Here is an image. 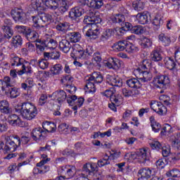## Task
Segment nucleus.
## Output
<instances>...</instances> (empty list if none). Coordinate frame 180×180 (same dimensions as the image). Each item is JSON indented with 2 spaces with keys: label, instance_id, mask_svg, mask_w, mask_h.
Masks as SVG:
<instances>
[{
  "label": "nucleus",
  "instance_id": "69168bd1",
  "mask_svg": "<svg viewBox=\"0 0 180 180\" xmlns=\"http://www.w3.org/2000/svg\"><path fill=\"white\" fill-rule=\"evenodd\" d=\"M150 146L153 150H161V143L158 141H153L150 143Z\"/></svg>",
  "mask_w": 180,
  "mask_h": 180
},
{
  "label": "nucleus",
  "instance_id": "de8ad7c7",
  "mask_svg": "<svg viewBox=\"0 0 180 180\" xmlns=\"http://www.w3.org/2000/svg\"><path fill=\"white\" fill-rule=\"evenodd\" d=\"M28 29L29 27L25 25H16L14 28V30L15 32H17L18 33L25 36L27 34Z\"/></svg>",
  "mask_w": 180,
  "mask_h": 180
},
{
  "label": "nucleus",
  "instance_id": "f257e3e1",
  "mask_svg": "<svg viewBox=\"0 0 180 180\" xmlns=\"http://www.w3.org/2000/svg\"><path fill=\"white\" fill-rule=\"evenodd\" d=\"M102 22L99 13H92L90 15H86L84 22L87 25L83 27V33L91 39H98L101 34V28L97 25Z\"/></svg>",
  "mask_w": 180,
  "mask_h": 180
},
{
  "label": "nucleus",
  "instance_id": "5701e85b",
  "mask_svg": "<svg viewBox=\"0 0 180 180\" xmlns=\"http://www.w3.org/2000/svg\"><path fill=\"white\" fill-rule=\"evenodd\" d=\"M25 59L19 58L15 54H11L10 56V63L12 67H20L24 63Z\"/></svg>",
  "mask_w": 180,
  "mask_h": 180
},
{
  "label": "nucleus",
  "instance_id": "39448f33",
  "mask_svg": "<svg viewBox=\"0 0 180 180\" xmlns=\"http://www.w3.org/2000/svg\"><path fill=\"white\" fill-rule=\"evenodd\" d=\"M94 54V48L91 46L86 47V50L78 44H76L72 47V51L70 53L72 58H88Z\"/></svg>",
  "mask_w": 180,
  "mask_h": 180
},
{
  "label": "nucleus",
  "instance_id": "a878e982",
  "mask_svg": "<svg viewBox=\"0 0 180 180\" xmlns=\"http://www.w3.org/2000/svg\"><path fill=\"white\" fill-rule=\"evenodd\" d=\"M59 49L63 53L67 54L71 50V44L67 39H62L59 42Z\"/></svg>",
  "mask_w": 180,
  "mask_h": 180
},
{
  "label": "nucleus",
  "instance_id": "49530a36",
  "mask_svg": "<svg viewBox=\"0 0 180 180\" xmlns=\"http://www.w3.org/2000/svg\"><path fill=\"white\" fill-rule=\"evenodd\" d=\"M145 32L146 28L141 25H135L131 27V33H134V34H143Z\"/></svg>",
  "mask_w": 180,
  "mask_h": 180
},
{
  "label": "nucleus",
  "instance_id": "4d7b16f0",
  "mask_svg": "<svg viewBox=\"0 0 180 180\" xmlns=\"http://www.w3.org/2000/svg\"><path fill=\"white\" fill-rule=\"evenodd\" d=\"M161 148L163 157H168V155H169V153H171V146L168 144H164Z\"/></svg>",
  "mask_w": 180,
  "mask_h": 180
},
{
  "label": "nucleus",
  "instance_id": "13d9d810",
  "mask_svg": "<svg viewBox=\"0 0 180 180\" xmlns=\"http://www.w3.org/2000/svg\"><path fill=\"white\" fill-rule=\"evenodd\" d=\"M153 25H154V26H161V25H162V23H164V20L162 19V16L160 15H157L155 18L153 20Z\"/></svg>",
  "mask_w": 180,
  "mask_h": 180
},
{
  "label": "nucleus",
  "instance_id": "774afa93",
  "mask_svg": "<svg viewBox=\"0 0 180 180\" xmlns=\"http://www.w3.org/2000/svg\"><path fill=\"white\" fill-rule=\"evenodd\" d=\"M169 160H170V161H172V162H175V161H179L180 153H173V154L170 155Z\"/></svg>",
  "mask_w": 180,
  "mask_h": 180
},
{
  "label": "nucleus",
  "instance_id": "7c9ffc66",
  "mask_svg": "<svg viewBox=\"0 0 180 180\" xmlns=\"http://www.w3.org/2000/svg\"><path fill=\"white\" fill-rule=\"evenodd\" d=\"M66 38L71 43H78L81 40V34L79 32H69L67 34Z\"/></svg>",
  "mask_w": 180,
  "mask_h": 180
},
{
  "label": "nucleus",
  "instance_id": "aec40b11",
  "mask_svg": "<svg viewBox=\"0 0 180 180\" xmlns=\"http://www.w3.org/2000/svg\"><path fill=\"white\" fill-rule=\"evenodd\" d=\"M148 150L146 148L139 149L136 153V158L140 162L144 163L148 160Z\"/></svg>",
  "mask_w": 180,
  "mask_h": 180
},
{
  "label": "nucleus",
  "instance_id": "a19ab883",
  "mask_svg": "<svg viewBox=\"0 0 180 180\" xmlns=\"http://www.w3.org/2000/svg\"><path fill=\"white\" fill-rule=\"evenodd\" d=\"M126 41H119L115 42L112 46V49L114 51H124V46Z\"/></svg>",
  "mask_w": 180,
  "mask_h": 180
},
{
  "label": "nucleus",
  "instance_id": "4c0bfd02",
  "mask_svg": "<svg viewBox=\"0 0 180 180\" xmlns=\"http://www.w3.org/2000/svg\"><path fill=\"white\" fill-rule=\"evenodd\" d=\"M149 120L153 131L155 133H158V131L161 130V124L155 121V118H154L153 116L149 118Z\"/></svg>",
  "mask_w": 180,
  "mask_h": 180
},
{
  "label": "nucleus",
  "instance_id": "4468645a",
  "mask_svg": "<svg viewBox=\"0 0 180 180\" xmlns=\"http://www.w3.org/2000/svg\"><path fill=\"white\" fill-rule=\"evenodd\" d=\"M84 13L85 9H84V6H77L71 8L69 12V18L72 19V20H75L77 18H81Z\"/></svg>",
  "mask_w": 180,
  "mask_h": 180
},
{
  "label": "nucleus",
  "instance_id": "09e8293b",
  "mask_svg": "<svg viewBox=\"0 0 180 180\" xmlns=\"http://www.w3.org/2000/svg\"><path fill=\"white\" fill-rule=\"evenodd\" d=\"M167 176H172V178H180V170L174 168L172 169L169 170L166 173Z\"/></svg>",
  "mask_w": 180,
  "mask_h": 180
},
{
  "label": "nucleus",
  "instance_id": "f704fd0d",
  "mask_svg": "<svg viewBox=\"0 0 180 180\" xmlns=\"http://www.w3.org/2000/svg\"><path fill=\"white\" fill-rule=\"evenodd\" d=\"M169 141L172 146L175 148H180V133L176 135H172L169 139Z\"/></svg>",
  "mask_w": 180,
  "mask_h": 180
},
{
  "label": "nucleus",
  "instance_id": "4be33fe9",
  "mask_svg": "<svg viewBox=\"0 0 180 180\" xmlns=\"http://www.w3.org/2000/svg\"><path fill=\"white\" fill-rule=\"evenodd\" d=\"M21 70L19 71L18 75H23V74H32L33 70L30 63L26 60H24V63L21 64Z\"/></svg>",
  "mask_w": 180,
  "mask_h": 180
},
{
  "label": "nucleus",
  "instance_id": "3c124183",
  "mask_svg": "<svg viewBox=\"0 0 180 180\" xmlns=\"http://www.w3.org/2000/svg\"><path fill=\"white\" fill-rule=\"evenodd\" d=\"M98 167H105V165H109L110 164V158L108 155H105L102 159L98 161Z\"/></svg>",
  "mask_w": 180,
  "mask_h": 180
},
{
  "label": "nucleus",
  "instance_id": "79ce46f5",
  "mask_svg": "<svg viewBox=\"0 0 180 180\" xmlns=\"http://www.w3.org/2000/svg\"><path fill=\"white\" fill-rule=\"evenodd\" d=\"M89 165H91V162L86 163L83 165V169L81 174L83 178L88 176H91V175H92V172H91V166Z\"/></svg>",
  "mask_w": 180,
  "mask_h": 180
},
{
  "label": "nucleus",
  "instance_id": "72a5a7b5",
  "mask_svg": "<svg viewBox=\"0 0 180 180\" xmlns=\"http://www.w3.org/2000/svg\"><path fill=\"white\" fill-rule=\"evenodd\" d=\"M112 70H115V71L124 70V63L116 58H112Z\"/></svg>",
  "mask_w": 180,
  "mask_h": 180
},
{
  "label": "nucleus",
  "instance_id": "c756f323",
  "mask_svg": "<svg viewBox=\"0 0 180 180\" xmlns=\"http://www.w3.org/2000/svg\"><path fill=\"white\" fill-rule=\"evenodd\" d=\"M138 23L146 25L148 23V13L143 12L139 13L136 15Z\"/></svg>",
  "mask_w": 180,
  "mask_h": 180
},
{
  "label": "nucleus",
  "instance_id": "c03bdc74",
  "mask_svg": "<svg viewBox=\"0 0 180 180\" xmlns=\"http://www.w3.org/2000/svg\"><path fill=\"white\" fill-rule=\"evenodd\" d=\"M61 72H63V65H61V64L54 65L51 68V74H52V75H59Z\"/></svg>",
  "mask_w": 180,
  "mask_h": 180
},
{
  "label": "nucleus",
  "instance_id": "393cba45",
  "mask_svg": "<svg viewBox=\"0 0 180 180\" xmlns=\"http://www.w3.org/2000/svg\"><path fill=\"white\" fill-rule=\"evenodd\" d=\"M43 129L48 133H54L57 130V125L54 122L45 121L42 124Z\"/></svg>",
  "mask_w": 180,
  "mask_h": 180
},
{
  "label": "nucleus",
  "instance_id": "f3484780",
  "mask_svg": "<svg viewBox=\"0 0 180 180\" xmlns=\"http://www.w3.org/2000/svg\"><path fill=\"white\" fill-rule=\"evenodd\" d=\"M106 82L111 86H118L119 88L123 86V81L117 76L107 75Z\"/></svg>",
  "mask_w": 180,
  "mask_h": 180
},
{
  "label": "nucleus",
  "instance_id": "f8f14e48",
  "mask_svg": "<svg viewBox=\"0 0 180 180\" xmlns=\"http://www.w3.org/2000/svg\"><path fill=\"white\" fill-rule=\"evenodd\" d=\"M48 98H51L58 103H63L67 99V93L64 90L56 91L51 95H49Z\"/></svg>",
  "mask_w": 180,
  "mask_h": 180
},
{
  "label": "nucleus",
  "instance_id": "b1692460",
  "mask_svg": "<svg viewBox=\"0 0 180 180\" xmlns=\"http://www.w3.org/2000/svg\"><path fill=\"white\" fill-rule=\"evenodd\" d=\"M163 63L165 65V67L167 68V70H175L176 68V62H175V60L171 57H166L163 60Z\"/></svg>",
  "mask_w": 180,
  "mask_h": 180
},
{
  "label": "nucleus",
  "instance_id": "423d86ee",
  "mask_svg": "<svg viewBox=\"0 0 180 180\" xmlns=\"http://www.w3.org/2000/svg\"><path fill=\"white\" fill-rule=\"evenodd\" d=\"M103 81V77L100 72H94L89 77L86 84V88L89 93L95 92L96 88L95 84H101Z\"/></svg>",
  "mask_w": 180,
  "mask_h": 180
},
{
  "label": "nucleus",
  "instance_id": "bf43d9fd",
  "mask_svg": "<svg viewBox=\"0 0 180 180\" xmlns=\"http://www.w3.org/2000/svg\"><path fill=\"white\" fill-rule=\"evenodd\" d=\"M151 44H153V42L148 38H143V39H142V40L141 41V46L143 49H147L148 47H151Z\"/></svg>",
  "mask_w": 180,
  "mask_h": 180
},
{
  "label": "nucleus",
  "instance_id": "c9c22d12",
  "mask_svg": "<svg viewBox=\"0 0 180 180\" xmlns=\"http://www.w3.org/2000/svg\"><path fill=\"white\" fill-rule=\"evenodd\" d=\"M127 84L129 88H134V89H139L141 88V83L136 78L129 79L127 81Z\"/></svg>",
  "mask_w": 180,
  "mask_h": 180
},
{
  "label": "nucleus",
  "instance_id": "58836bf2",
  "mask_svg": "<svg viewBox=\"0 0 180 180\" xmlns=\"http://www.w3.org/2000/svg\"><path fill=\"white\" fill-rule=\"evenodd\" d=\"M158 39L163 46H169L171 44V37L167 34L162 33L159 34Z\"/></svg>",
  "mask_w": 180,
  "mask_h": 180
},
{
  "label": "nucleus",
  "instance_id": "37998d69",
  "mask_svg": "<svg viewBox=\"0 0 180 180\" xmlns=\"http://www.w3.org/2000/svg\"><path fill=\"white\" fill-rule=\"evenodd\" d=\"M144 1L143 0H135L133 2L132 6L135 11H143L144 9Z\"/></svg>",
  "mask_w": 180,
  "mask_h": 180
},
{
  "label": "nucleus",
  "instance_id": "8fccbe9b",
  "mask_svg": "<svg viewBox=\"0 0 180 180\" xmlns=\"http://www.w3.org/2000/svg\"><path fill=\"white\" fill-rule=\"evenodd\" d=\"M84 102H85V99L84 98L80 97L79 98H77L76 97L75 105L72 108V109L76 111L78 110V109H79V108H81L82 105H84Z\"/></svg>",
  "mask_w": 180,
  "mask_h": 180
},
{
  "label": "nucleus",
  "instance_id": "0e129e2a",
  "mask_svg": "<svg viewBox=\"0 0 180 180\" xmlns=\"http://www.w3.org/2000/svg\"><path fill=\"white\" fill-rule=\"evenodd\" d=\"M36 46L37 50H39V51H44V49H46V47H47L46 43H44L43 41H41L40 39L37 41Z\"/></svg>",
  "mask_w": 180,
  "mask_h": 180
},
{
  "label": "nucleus",
  "instance_id": "ddd939ff",
  "mask_svg": "<svg viewBox=\"0 0 180 180\" xmlns=\"http://www.w3.org/2000/svg\"><path fill=\"white\" fill-rule=\"evenodd\" d=\"M79 2L81 5H86L94 9H101L103 6V0H79Z\"/></svg>",
  "mask_w": 180,
  "mask_h": 180
},
{
  "label": "nucleus",
  "instance_id": "603ef678",
  "mask_svg": "<svg viewBox=\"0 0 180 180\" xmlns=\"http://www.w3.org/2000/svg\"><path fill=\"white\" fill-rule=\"evenodd\" d=\"M8 130V125L6 124V120L5 119V116H0V132L6 131Z\"/></svg>",
  "mask_w": 180,
  "mask_h": 180
},
{
  "label": "nucleus",
  "instance_id": "a18cd8bd",
  "mask_svg": "<svg viewBox=\"0 0 180 180\" xmlns=\"http://www.w3.org/2000/svg\"><path fill=\"white\" fill-rule=\"evenodd\" d=\"M140 94V91L139 90L135 89V90H129L127 89H122V94L126 98H129V96H136V95H139Z\"/></svg>",
  "mask_w": 180,
  "mask_h": 180
},
{
  "label": "nucleus",
  "instance_id": "1a4fd4ad",
  "mask_svg": "<svg viewBox=\"0 0 180 180\" xmlns=\"http://www.w3.org/2000/svg\"><path fill=\"white\" fill-rule=\"evenodd\" d=\"M58 173L59 175H64L65 174V178H66V179H71V178L75 176L77 168H75V166L72 165L63 166L58 168Z\"/></svg>",
  "mask_w": 180,
  "mask_h": 180
},
{
  "label": "nucleus",
  "instance_id": "052dcab7",
  "mask_svg": "<svg viewBox=\"0 0 180 180\" xmlns=\"http://www.w3.org/2000/svg\"><path fill=\"white\" fill-rule=\"evenodd\" d=\"M41 158H42V160L37 164V167H42L43 165H44V164H47V162L50 161V158H47L46 154H42L41 155Z\"/></svg>",
  "mask_w": 180,
  "mask_h": 180
},
{
  "label": "nucleus",
  "instance_id": "c85d7f7f",
  "mask_svg": "<svg viewBox=\"0 0 180 180\" xmlns=\"http://www.w3.org/2000/svg\"><path fill=\"white\" fill-rule=\"evenodd\" d=\"M124 50L128 54H134L139 51V47L136 46L134 44L125 41Z\"/></svg>",
  "mask_w": 180,
  "mask_h": 180
},
{
  "label": "nucleus",
  "instance_id": "5fc2aeb1",
  "mask_svg": "<svg viewBox=\"0 0 180 180\" xmlns=\"http://www.w3.org/2000/svg\"><path fill=\"white\" fill-rule=\"evenodd\" d=\"M22 37L20 35H15L12 38L11 43L14 47H18L19 46H22Z\"/></svg>",
  "mask_w": 180,
  "mask_h": 180
},
{
  "label": "nucleus",
  "instance_id": "20e7f679",
  "mask_svg": "<svg viewBox=\"0 0 180 180\" xmlns=\"http://www.w3.org/2000/svg\"><path fill=\"white\" fill-rule=\"evenodd\" d=\"M9 86H11V77H5L4 79H0V95L9 94L10 98H18L20 95L19 89L16 87L9 89Z\"/></svg>",
  "mask_w": 180,
  "mask_h": 180
},
{
  "label": "nucleus",
  "instance_id": "338daca9",
  "mask_svg": "<svg viewBox=\"0 0 180 180\" xmlns=\"http://www.w3.org/2000/svg\"><path fill=\"white\" fill-rule=\"evenodd\" d=\"M46 47L50 50H54L57 47V41L54 39H50L46 44Z\"/></svg>",
  "mask_w": 180,
  "mask_h": 180
},
{
  "label": "nucleus",
  "instance_id": "6e6d98bb",
  "mask_svg": "<svg viewBox=\"0 0 180 180\" xmlns=\"http://www.w3.org/2000/svg\"><path fill=\"white\" fill-rule=\"evenodd\" d=\"M56 29L58 30V32L65 33V32L70 29V25L67 22L59 23L58 25H56Z\"/></svg>",
  "mask_w": 180,
  "mask_h": 180
},
{
  "label": "nucleus",
  "instance_id": "e433bc0d",
  "mask_svg": "<svg viewBox=\"0 0 180 180\" xmlns=\"http://www.w3.org/2000/svg\"><path fill=\"white\" fill-rule=\"evenodd\" d=\"M0 112H1V113H6V115L11 113L9 103L7 101L3 100L0 101Z\"/></svg>",
  "mask_w": 180,
  "mask_h": 180
},
{
  "label": "nucleus",
  "instance_id": "2f4dec72",
  "mask_svg": "<svg viewBox=\"0 0 180 180\" xmlns=\"http://www.w3.org/2000/svg\"><path fill=\"white\" fill-rule=\"evenodd\" d=\"M25 36L30 41H37L38 40H39L38 39L39 33H37V32L36 31H32V30H30V28H28Z\"/></svg>",
  "mask_w": 180,
  "mask_h": 180
},
{
  "label": "nucleus",
  "instance_id": "473e14b6",
  "mask_svg": "<svg viewBox=\"0 0 180 180\" xmlns=\"http://www.w3.org/2000/svg\"><path fill=\"white\" fill-rule=\"evenodd\" d=\"M110 19L112 23H119L121 26L124 25V21L126 19L124 18V15L122 14H115L110 17Z\"/></svg>",
  "mask_w": 180,
  "mask_h": 180
},
{
  "label": "nucleus",
  "instance_id": "a211bd4d",
  "mask_svg": "<svg viewBox=\"0 0 180 180\" xmlns=\"http://www.w3.org/2000/svg\"><path fill=\"white\" fill-rule=\"evenodd\" d=\"M8 122L11 126H19V127H23L25 124V122H22L20 118L15 114L8 116Z\"/></svg>",
  "mask_w": 180,
  "mask_h": 180
},
{
  "label": "nucleus",
  "instance_id": "9b49d317",
  "mask_svg": "<svg viewBox=\"0 0 180 180\" xmlns=\"http://www.w3.org/2000/svg\"><path fill=\"white\" fill-rule=\"evenodd\" d=\"M150 108L154 110V112H156L158 115H160V116H163V115H165L167 113V107L163 105L162 103L153 101L150 102Z\"/></svg>",
  "mask_w": 180,
  "mask_h": 180
},
{
  "label": "nucleus",
  "instance_id": "e2e57ef3",
  "mask_svg": "<svg viewBox=\"0 0 180 180\" xmlns=\"http://www.w3.org/2000/svg\"><path fill=\"white\" fill-rule=\"evenodd\" d=\"M38 67H39L41 70H46V68L49 67V62L46 59H41L38 60Z\"/></svg>",
  "mask_w": 180,
  "mask_h": 180
},
{
  "label": "nucleus",
  "instance_id": "6ab92c4d",
  "mask_svg": "<svg viewBox=\"0 0 180 180\" xmlns=\"http://www.w3.org/2000/svg\"><path fill=\"white\" fill-rule=\"evenodd\" d=\"M138 174L139 175H140V176L148 179L149 178H151V176H154L155 175V169H150V168H143L140 169Z\"/></svg>",
  "mask_w": 180,
  "mask_h": 180
},
{
  "label": "nucleus",
  "instance_id": "0eeeda50",
  "mask_svg": "<svg viewBox=\"0 0 180 180\" xmlns=\"http://www.w3.org/2000/svg\"><path fill=\"white\" fill-rule=\"evenodd\" d=\"M19 147H20V138L18 135H14L11 136L10 140L6 142L3 150L4 153L8 154L9 153H14Z\"/></svg>",
  "mask_w": 180,
  "mask_h": 180
},
{
  "label": "nucleus",
  "instance_id": "6e6552de",
  "mask_svg": "<svg viewBox=\"0 0 180 180\" xmlns=\"http://www.w3.org/2000/svg\"><path fill=\"white\" fill-rule=\"evenodd\" d=\"M171 83V79L167 75H158L153 78L152 84L155 88L165 89Z\"/></svg>",
  "mask_w": 180,
  "mask_h": 180
},
{
  "label": "nucleus",
  "instance_id": "7ed1b4c3",
  "mask_svg": "<svg viewBox=\"0 0 180 180\" xmlns=\"http://www.w3.org/2000/svg\"><path fill=\"white\" fill-rule=\"evenodd\" d=\"M150 68L151 60L145 59L140 63L139 68L134 69V74L141 82H148L153 78V74L150 72Z\"/></svg>",
  "mask_w": 180,
  "mask_h": 180
},
{
  "label": "nucleus",
  "instance_id": "cd10ccee",
  "mask_svg": "<svg viewBox=\"0 0 180 180\" xmlns=\"http://www.w3.org/2000/svg\"><path fill=\"white\" fill-rule=\"evenodd\" d=\"M17 157V160L18 161H23L25 158L27 157V155L25 152H20L19 153H11L8 154L5 160H11V158H15Z\"/></svg>",
  "mask_w": 180,
  "mask_h": 180
},
{
  "label": "nucleus",
  "instance_id": "9d476101",
  "mask_svg": "<svg viewBox=\"0 0 180 180\" xmlns=\"http://www.w3.org/2000/svg\"><path fill=\"white\" fill-rule=\"evenodd\" d=\"M11 16L15 22H21V23H24L27 19L26 13L19 8H15L11 11Z\"/></svg>",
  "mask_w": 180,
  "mask_h": 180
},
{
  "label": "nucleus",
  "instance_id": "ea45409f",
  "mask_svg": "<svg viewBox=\"0 0 180 180\" xmlns=\"http://www.w3.org/2000/svg\"><path fill=\"white\" fill-rule=\"evenodd\" d=\"M150 60L158 63V61H161V60H162V56L158 49H154L150 53Z\"/></svg>",
  "mask_w": 180,
  "mask_h": 180
},
{
  "label": "nucleus",
  "instance_id": "412c9836",
  "mask_svg": "<svg viewBox=\"0 0 180 180\" xmlns=\"http://www.w3.org/2000/svg\"><path fill=\"white\" fill-rule=\"evenodd\" d=\"M115 35V30L113 29H105L103 31L100 39L104 43L110 39Z\"/></svg>",
  "mask_w": 180,
  "mask_h": 180
},
{
  "label": "nucleus",
  "instance_id": "2eb2a0df",
  "mask_svg": "<svg viewBox=\"0 0 180 180\" xmlns=\"http://www.w3.org/2000/svg\"><path fill=\"white\" fill-rule=\"evenodd\" d=\"M11 26H12V20L10 19H5L4 25L2 27V30L5 39H11V37L13 36V31H12V29H11Z\"/></svg>",
  "mask_w": 180,
  "mask_h": 180
},
{
  "label": "nucleus",
  "instance_id": "680f3d73",
  "mask_svg": "<svg viewBox=\"0 0 180 180\" xmlns=\"http://www.w3.org/2000/svg\"><path fill=\"white\" fill-rule=\"evenodd\" d=\"M41 19L43 23H46V22H51L53 20V16L50 14L41 13Z\"/></svg>",
  "mask_w": 180,
  "mask_h": 180
},
{
  "label": "nucleus",
  "instance_id": "864d4df0",
  "mask_svg": "<svg viewBox=\"0 0 180 180\" xmlns=\"http://www.w3.org/2000/svg\"><path fill=\"white\" fill-rule=\"evenodd\" d=\"M92 63L94 65H101V63H102V56H101V53H96L94 54Z\"/></svg>",
  "mask_w": 180,
  "mask_h": 180
},
{
  "label": "nucleus",
  "instance_id": "bb28decb",
  "mask_svg": "<svg viewBox=\"0 0 180 180\" xmlns=\"http://www.w3.org/2000/svg\"><path fill=\"white\" fill-rule=\"evenodd\" d=\"M32 21L34 23V27L37 29H41L43 32L46 30L44 25H43V20H41V15H36L32 17Z\"/></svg>",
  "mask_w": 180,
  "mask_h": 180
},
{
  "label": "nucleus",
  "instance_id": "dca6fc26",
  "mask_svg": "<svg viewBox=\"0 0 180 180\" xmlns=\"http://www.w3.org/2000/svg\"><path fill=\"white\" fill-rule=\"evenodd\" d=\"M46 136V131L43 130L41 127H37L31 131V137L34 141L43 140Z\"/></svg>",
  "mask_w": 180,
  "mask_h": 180
},
{
  "label": "nucleus",
  "instance_id": "f03ea898",
  "mask_svg": "<svg viewBox=\"0 0 180 180\" xmlns=\"http://www.w3.org/2000/svg\"><path fill=\"white\" fill-rule=\"evenodd\" d=\"M15 112L20 113L22 117L26 120H33L38 113L37 107L31 102H25L17 105Z\"/></svg>",
  "mask_w": 180,
  "mask_h": 180
}]
</instances>
